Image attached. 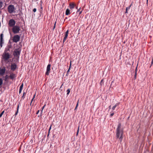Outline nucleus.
I'll return each mask as SVG.
<instances>
[{"label":"nucleus","mask_w":153,"mask_h":153,"mask_svg":"<svg viewBox=\"0 0 153 153\" xmlns=\"http://www.w3.org/2000/svg\"><path fill=\"white\" fill-rule=\"evenodd\" d=\"M123 131L121 128V124L119 123L116 129V137L117 138L119 139L120 143H121L123 138Z\"/></svg>","instance_id":"1"},{"label":"nucleus","mask_w":153,"mask_h":153,"mask_svg":"<svg viewBox=\"0 0 153 153\" xmlns=\"http://www.w3.org/2000/svg\"><path fill=\"white\" fill-rule=\"evenodd\" d=\"M15 9L14 6L12 4L9 5L7 7V11L10 13L15 12Z\"/></svg>","instance_id":"2"},{"label":"nucleus","mask_w":153,"mask_h":153,"mask_svg":"<svg viewBox=\"0 0 153 153\" xmlns=\"http://www.w3.org/2000/svg\"><path fill=\"white\" fill-rule=\"evenodd\" d=\"M21 49L19 48L16 49L14 51L13 55L15 57L19 58L20 53Z\"/></svg>","instance_id":"3"},{"label":"nucleus","mask_w":153,"mask_h":153,"mask_svg":"<svg viewBox=\"0 0 153 153\" xmlns=\"http://www.w3.org/2000/svg\"><path fill=\"white\" fill-rule=\"evenodd\" d=\"M20 30V27L19 26H15L12 28V31L13 33L15 34L19 33Z\"/></svg>","instance_id":"4"},{"label":"nucleus","mask_w":153,"mask_h":153,"mask_svg":"<svg viewBox=\"0 0 153 153\" xmlns=\"http://www.w3.org/2000/svg\"><path fill=\"white\" fill-rule=\"evenodd\" d=\"M2 57L4 61H7L10 58V55L8 53L4 52L2 55Z\"/></svg>","instance_id":"5"},{"label":"nucleus","mask_w":153,"mask_h":153,"mask_svg":"<svg viewBox=\"0 0 153 153\" xmlns=\"http://www.w3.org/2000/svg\"><path fill=\"white\" fill-rule=\"evenodd\" d=\"M20 39V36L18 35H16L13 37V40L14 42H17L19 41Z\"/></svg>","instance_id":"6"},{"label":"nucleus","mask_w":153,"mask_h":153,"mask_svg":"<svg viewBox=\"0 0 153 153\" xmlns=\"http://www.w3.org/2000/svg\"><path fill=\"white\" fill-rule=\"evenodd\" d=\"M16 23L15 21L13 19H10L9 22V25L10 27H13L15 26Z\"/></svg>","instance_id":"7"},{"label":"nucleus","mask_w":153,"mask_h":153,"mask_svg":"<svg viewBox=\"0 0 153 153\" xmlns=\"http://www.w3.org/2000/svg\"><path fill=\"white\" fill-rule=\"evenodd\" d=\"M51 65L50 64H48L47 65V70L46 71L45 73V74L47 75H49V74L50 72V70H51Z\"/></svg>","instance_id":"8"},{"label":"nucleus","mask_w":153,"mask_h":153,"mask_svg":"<svg viewBox=\"0 0 153 153\" xmlns=\"http://www.w3.org/2000/svg\"><path fill=\"white\" fill-rule=\"evenodd\" d=\"M3 37V33H1L0 34V46L1 47V48L2 47V44L4 43Z\"/></svg>","instance_id":"9"},{"label":"nucleus","mask_w":153,"mask_h":153,"mask_svg":"<svg viewBox=\"0 0 153 153\" xmlns=\"http://www.w3.org/2000/svg\"><path fill=\"white\" fill-rule=\"evenodd\" d=\"M68 32H69V30H68L66 31V32H65V37H64V38H63V43H64L65 41L67 39V38L68 36Z\"/></svg>","instance_id":"10"},{"label":"nucleus","mask_w":153,"mask_h":153,"mask_svg":"<svg viewBox=\"0 0 153 153\" xmlns=\"http://www.w3.org/2000/svg\"><path fill=\"white\" fill-rule=\"evenodd\" d=\"M5 69L4 67L2 68H0V75L3 76L5 73Z\"/></svg>","instance_id":"11"},{"label":"nucleus","mask_w":153,"mask_h":153,"mask_svg":"<svg viewBox=\"0 0 153 153\" xmlns=\"http://www.w3.org/2000/svg\"><path fill=\"white\" fill-rule=\"evenodd\" d=\"M11 70L14 71L16 68V65L15 63L12 64L11 66Z\"/></svg>","instance_id":"12"},{"label":"nucleus","mask_w":153,"mask_h":153,"mask_svg":"<svg viewBox=\"0 0 153 153\" xmlns=\"http://www.w3.org/2000/svg\"><path fill=\"white\" fill-rule=\"evenodd\" d=\"M16 77L15 74L12 73H11L9 76V77L11 79H13L14 78Z\"/></svg>","instance_id":"13"},{"label":"nucleus","mask_w":153,"mask_h":153,"mask_svg":"<svg viewBox=\"0 0 153 153\" xmlns=\"http://www.w3.org/2000/svg\"><path fill=\"white\" fill-rule=\"evenodd\" d=\"M76 5L73 3H71L69 4L70 8L71 9H73Z\"/></svg>","instance_id":"14"},{"label":"nucleus","mask_w":153,"mask_h":153,"mask_svg":"<svg viewBox=\"0 0 153 153\" xmlns=\"http://www.w3.org/2000/svg\"><path fill=\"white\" fill-rule=\"evenodd\" d=\"M23 83H22L21 85L19 87V94H20L21 93L22 90L23 89Z\"/></svg>","instance_id":"15"},{"label":"nucleus","mask_w":153,"mask_h":153,"mask_svg":"<svg viewBox=\"0 0 153 153\" xmlns=\"http://www.w3.org/2000/svg\"><path fill=\"white\" fill-rule=\"evenodd\" d=\"M70 14V10L68 9H67L66 10L65 12V15H68Z\"/></svg>","instance_id":"16"},{"label":"nucleus","mask_w":153,"mask_h":153,"mask_svg":"<svg viewBox=\"0 0 153 153\" xmlns=\"http://www.w3.org/2000/svg\"><path fill=\"white\" fill-rule=\"evenodd\" d=\"M19 104L17 107V111H16V112L15 114V115H17L18 113V111H19Z\"/></svg>","instance_id":"17"},{"label":"nucleus","mask_w":153,"mask_h":153,"mask_svg":"<svg viewBox=\"0 0 153 153\" xmlns=\"http://www.w3.org/2000/svg\"><path fill=\"white\" fill-rule=\"evenodd\" d=\"M26 94V93L25 92H23V95L22 97L21 98L22 99H23V100L25 98V95Z\"/></svg>","instance_id":"18"},{"label":"nucleus","mask_w":153,"mask_h":153,"mask_svg":"<svg viewBox=\"0 0 153 153\" xmlns=\"http://www.w3.org/2000/svg\"><path fill=\"white\" fill-rule=\"evenodd\" d=\"M119 104V103L116 104L114 106H113V107L112 108V109L113 110H114L116 107Z\"/></svg>","instance_id":"19"},{"label":"nucleus","mask_w":153,"mask_h":153,"mask_svg":"<svg viewBox=\"0 0 153 153\" xmlns=\"http://www.w3.org/2000/svg\"><path fill=\"white\" fill-rule=\"evenodd\" d=\"M131 5V4L128 7H127L126 8V10L125 13H128V10H129L130 9V8Z\"/></svg>","instance_id":"20"},{"label":"nucleus","mask_w":153,"mask_h":153,"mask_svg":"<svg viewBox=\"0 0 153 153\" xmlns=\"http://www.w3.org/2000/svg\"><path fill=\"white\" fill-rule=\"evenodd\" d=\"M3 5L2 2L0 0V8H1Z\"/></svg>","instance_id":"21"},{"label":"nucleus","mask_w":153,"mask_h":153,"mask_svg":"<svg viewBox=\"0 0 153 153\" xmlns=\"http://www.w3.org/2000/svg\"><path fill=\"white\" fill-rule=\"evenodd\" d=\"M9 77V76L7 75H6L4 77V80L5 81H7V79H8Z\"/></svg>","instance_id":"22"},{"label":"nucleus","mask_w":153,"mask_h":153,"mask_svg":"<svg viewBox=\"0 0 153 153\" xmlns=\"http://www.w3.org/2000/svg\"><path fill=\"white\" fill-rule=\"evenodd\" d=\"M70 92V89H68L67 90V95H68L69 94Z\"/></svg>","instance_id":"23"},{"label":"nucleus","mask_w":153,"mask_h":153,"mask_svg":"<svg viewBox=\"0 0 153 153\" xmlns=\"http://www.w3.org/2000/svg\"><path fill=\"white\" fill-rule=\"evenodd\" d=\"M4 111H3L0 114V118L2 117V115L4 114Z\"/></svg>","instance_id":"24"},{"label":"nucleus","mask_w":153,"mask_h":153,"mask_svg":"<svg viewBox=\"0 0 153 153\" xmlns=\"http://www.w3.org/2000/svg\"><path fill=\"white\" fill-rule=\"evenodd\" d=\"M79 126L78 127V129L77 130L76 134V136H77L78 134V133H79Z\"/></svg>","instance_id":"25"},{"label":"nucleus","mask_w":153,"mask_h":153,"mask_svg":"<svg viewBox=\"0 0 153 153\" xmlns=\"http://www.w3.org/2000/svg\"><path fill=\"white\" fill-rule=\"evenodd\" d=\"M3 82V81L2 79L1 78H0V86L1 85Z\"/></svg>","instance_id":"26"},{"label":"nucleus","mask_w":153,"mask_h":153,"mask_svg":"<svg viewBox=\"0 0 153 153\" xmlns=\"http://www.w3.org/2000/svg\"><path fill=\"white\" fill-rule=\"evenodd\" d=\"M70 67H69V68L68 70V71H67V74H66V76H68V75L69 72L70 71Z\"/></svg>","instance_id":"27"},{"label":"nucleus","mask_w":153,"mask_h":153,"mask_svg":"<svg viewBox=\"0 0 153 153\" xmlns=\"http://www.w3.org/2000/svg\"><path fill=\"white\" fill-rule=\"evenodd\" d=\"M114 112H113V113H111L110 114V117H112V116H113V115H114Z\"/></svg>","instance_id":"28"},{"label":"nucleus","mask_w":153,"mask_h":153,"mask_svg":"<svg viewBox=\"0 0 153 153\" xmlns=\"http://www.w3.org/2000/svg\"><path fill=\"white\" fill-rule=\"evenodd\" d=\"M46 105H44L42 107V111H41V113L42 114V111H43V109L44 108H45V106Z\"/></svg>","instance_id":"29"},{"label":"nucleus","mask_w":153,"mask_h":153,"mask_svg":"<svg viewBox=\"0 0 153 153\" xmlns=\"http://www.w3.org/2000/svg\"><path fill=\"white\" fill-rule=\"evenodd\" d=\"M81 8L80 7L79 9H77L76 13H78L80 11Z\"/></svg>","instance_id":"30"},{"label":"nucleus","mask_w":153,"mask_h":153,"mask_svg":"<svg viewBox=\"0 0 153 153\" xmlns=\"http://www.w3.org/2000/svg\"><path fill=\"white\" fill-rule=\"evenodd\" d=\"M10 48V47L9 46H8L6 48V50H7V51H9V48Z\"/></svg>","instance_id":"31"},{"label":"nucleus","mask_w":153,"mask_h":153,"mask_svg":"<svg viewBox=\"0 0 153 153\" xmlns=\"http://www.w3.org/2000/svg\"><path fill=\"white\" fill-rule=\"evenodd\" d=\"M36 11V8H34L33 10V11L34 12H35Z\"/></svg>","instance_id":"32"},{"label":"nucleus","mask_w":153,"mask_h":153,"mask_svg":"<svg viewBox=\"0 0 153 153\" xmlns=\"http://www.w3.org/2000/svg\"><path fill=\"white\" fill-rule=\"evenodd\" d=\"M79 100H78L77 102V104L76 105V107L77 108V107H78V103H79Z\"/></svg>","instance_id":"33"},{"label":"nucleus","mask_w":153,"mask_h":153,"mask_svg":"<svg viewBox=\"0 0 153 153\" xmlns=\"http://www.w3.org/2000/svg\"><path fill=\"white\" fill-rule=\"evenodd\" d=\"M56 23V22H55L54 25V27H53V29H55V27Z\"/></svg>","instance_id":"34"},{"label":"nucleus","mask_w":153,"mask_h":153,"mask_svg":"<svg viewBox=\"0 0 153 153\" xmlns=\"http://www.w3.org/2000/svg\"><path fill=\"white\" fill-rule=\"evenodd\" d=\"M51 126L50 128H49V133L50 132V130H51Z\"/></svg>","instance_id":"35"},{"label":"nucleus","mask_w":153,"mask_h":153,"mask_svg":"<svg viewBox=\"0 0 153 153\" xmlns=\"http://www.w3.org/2000/svg\"><path fill=\"white\" fill-rule=\"evenodd\" d=\"M33 100L34 99H33V98L31 100V102H30V105H31V104L32 103V101H33Z\"/></svg>","instance_id":"36"},{"label":"nucleus","mask_w":153,"mask_h":153,"mask_svg":"<svg viewBox=\"0 0 153 153\" xmlns=\"http://www.w3.org/2000/svg\"><path fill=\"white\" fill-rule=\"evenodd\" d=\"M136 75H137V73H136H136H135V74L134 75V77H135V79H136Z\"/></svg>","instance_id":"37"},{"label":"nucleus","mask_w":153,"mask_h":153,"mask_svg":"<svg viewBox=\"0 0 153 153\" xmlns=\"http://www.w3.org/2000/svg\"><path fill=\"white\" fill-rule=\"evenodd\" d=\"M39 110H38V111H37V112H36V114H38V113H39Z\"/></svg>","instance_id":"38"},{"label":"nucleus","mask_w":153,"mask_h":153,"mask_svg":"<svg viewBox=\"0 0 153 153\" xmlns=\"http://www.w3.org/2000/svg\"><path fill=\"white\" fill-rule=\"evenodd\" d=\"M35 95H36L35 94L34 95L33 97V99H34V98H35Z\"/></svg>","instance_id":"39"},{"label":"nucleus","mask_w":153,"mask_h":153,"mask_svg":"<svg viewBox=\"0 0 153 153\" xmlns=\"http://www.w3.org/2000/svg\"><path fill=\"white\" fill-rule=\"evenodd\" d=\"M82 10H81V11H80V12H79V14H80L82 13Z\"/></svg>","instance_id":"40"},{"label":"nucleus","mask_w":153,"mask_h":153,"mask_svg":"<svg viewBox=\"0 0 153 153\" xmlns=\"http://www.w3.org/2000/svg\"><path fill=\"white\" fill-rule=\"evenodd\" d=\"M103 79H102L100 83H101L102 82H103Z\"/></svg>","instance_id":"41"},{"label":"nucleus","mask_w":153,"mask_h":153,"mask_svg":"<svg viewBox=\"0 0 153 153\" xmlns=\"http://www.w3.org/2000/svg\"><path fill=\"white\" fill-rule=\"evenodd\" d=\"M71 62L70 63V68H71Z\"/></svg>","instance_id":"42"},{"label":"nucleus","mask_w":153,"mask_h":153,"mask_svg":"<svg viewBox=\"0 0 153 153\" xmlns=\"http://www.w3.org/2000/svg\"><path fill=\"white\" fill-rule=\"evenodd\" d=\"M148 0H146V4H148Z\"/></svg>","instance_id":"43"},{"label":"nucleus","mask_w":153,"mask_h":153,"mask_svg":"<svg viewBox=\"0 0 153 153\" xmlns=\"http://www.w3.org/2000/svg\"><path fill=\"white\" fill-rule=\"evenodd\" d=\"M76 9H78V7H76Z\"/></svg>","instance_id":"44"},{"label":"nucleus","mask_w":153,"mask_h":153,"mask_svg":"<svg viewBox=\"0 0 153 153\" xmlns=\"http://www.w3.org/2000/svg\"><path fill=\"white\" fill-rule=\"evenodd\" d=\"M77 108H76V107H75V110H76V109Z\"/></svg>","instance_id":"45"},{"label":"nucleus","mask_w":153,"mask_h":153,"mask_svg":"<svg viewBox=\"0 0 153 153\" xmlns=\"http://www.w3.org/2000/svg\"><path fill=\"white\" fill-rule=\"evenodd\" d=\"M109 109H110V108H111V106H110L109 107Z\"/></svg>","instance_id":"46"}]
</instances>
